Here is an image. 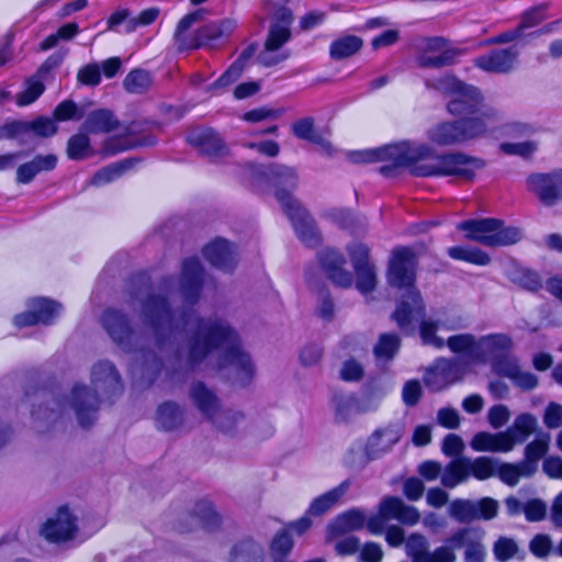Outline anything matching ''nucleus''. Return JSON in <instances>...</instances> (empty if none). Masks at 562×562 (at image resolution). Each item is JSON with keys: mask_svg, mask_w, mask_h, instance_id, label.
I'll use <instances>...</instances> for the list:
<instances>
[{"mask_svg": "<svg viewBox=\"0 0 562 562\" xmlns=\"http://www.w3.org/2000/svg\"><path fill=\"white\" fill-rule=\"evenodd\" d=\"M352 159L356 162L385 161L407 168L417 176H456L461 179H471L485 166L482 159L463 154L438 157L432 147L408 142L356 151Z\"/></svg>", "mask_w": 562, "mask_h": 562, "instance_id": "nucleus-1", "label": "nucleus"}, {"mask_svg": "<svg viewBox=\"0 0 562 562\" xmlns=\"http://www.w3.org/2000/svg\"><path fill=\"white\" fill-rule=\"evenodd\" d=\"M188 357L192 362L216 360L222 368H229L241 382L254 371L249 356L240 348L235 331L222 321H203L188 342Z\"/></svg>", "mask_w": 562, "mask_h": 562, "instance_id": "nucleus-2", "label": "nucleus"}, {"mask_svg": "<svg viewBox=\"0 0 562 562\" xmlns=\"http://www.w3.org/2000/svg\"><path fill=\"white\" fill-rule=\"evenodd\" d=\"M416 259L408 248L393 250L387 271L391 286L398 291L393 319L405 333H413L417 321L425 314V303L415 286Z\"/></svg>", "mask_w": 562, "mask_h": 562, "instance_id": "nucleus-3", "label": "nucleus"}, {"mask_svg": "<svg viewBox=\"0 0 562 562\" xmlns=\"http://www.w3.org/2000/svg\"><path fill=\"white\" fill-rule=\"evenodd\" d=\"M462 327L461 321L449 317H424L419 323V336L424 345L441 349L445 346L454 352L463 353L464 357L454 362L464 364L465 371L473 372V349L476 347V339L470 334L453 335L445 338V334Z\"/></svg>", "mask_w": 562, "mask_h": 562, "instance_id": "nucleus-4", "label": "nucleus"}, {"mask_svg": "<svg viewBox=\"0 0 562 562\" xmlns=\"http://www.w3.org/2000/svg\"><path fill=\"white\" fill-rule=\"evenodd\" d=\"M390 547L405 544L406 555L412 562H456L457 554L451 546H440L429 551L428 539L420 532H413L405 538L404 529L397 525L386 527L383 531Z\"/></svg>", "mask_w": 562, "mask_h": 562, "instance_id": "nucleus-5", "label": "nucleus"}, {"mask_svg": "<svg viewBox=\"0 0 562 562\" xmlns=\"http://www.w3.org/2000/svg\"><path fill=\"white\" fill-rule=\"evenodd\" d=\"M267 178L276 187V196L288 212L290 218L299 235L304 238V232L300 228V222L303 226H308V216L301 204L292 196V191L297 186V175L293 168L280 165L270 166Z\"/></svg>", "mask_w": 562, "mask_h": 562, "instance_id": "nucleus-6", "label": "nucleus"}, {"mask_svg": "<svg viewBox=\"0 0 562 562\" xmlns=\"http://www.w3.org/2000/svg\"><path fill=\"white\" fill-rule=\"evenodd\" d=\"M428 86L441 92L447 101V110L452 115H464L477 112L482 104L481 91L453 76H445L428 82Z\"/></svg>", "mask_w": 562, "mask_h": 562, "instance_id": "nucleus-7", "label": "nucleus"}, {"mask_svg": "<svg viewBox=\"0 0 562 562\" xmlns=\"http://www.w3.org/2000/svg\"><path fill=\"white\" fill-rule=\"evenodd\" d=\"M459 227L464 232L467 238L487 246H507L522 238L520 228L506 226L503 222L494 218L468 221L463 222Z\"/></svg>", "mask_w": 562, "mask_h": 562, "instance_id": "nucleus-8", "label": "nucleus"}, {"mask_svg": "<svg viewBox=\"0 0 562 562\" xmlns=\"http://www.w3.org/2000/svg\"><path fill=\"white\" fill-rule=\"evenodd\" d=\"M63 312L60 303L47 297H32L26 303V311L14 316L16 327L36 324L50 325Z\"/></svg>", "mask_w": 562, "mask_h": 562, "instance_id": "nucleus-9", "label": "nucleus"}, {"mask_svg": "<svg viewBox=\"0 0 562 562\" xmlns=\"http://www.w3.org/2000/svg\"><path fill=\"white\" fill-rule=\"evenodd\" d=\"M78 531V516L68 506L59 507L47 518L41 529L42 536L52 542L72 539Z\"/></svg>", "mask_w": 562, "mask_h": 562, "instance_id": "nucleus-10", "label": "nucleus"}, {"mask_svg": "<svg viewBox=\"0 0 562 562\" xmlns=\"http://www.w3.org/2000/svg\"><path fill=\"white\" fill-rule=\"evenodd\" d=\"M512 347V340L507 335L494 334L483 336L476 340V347L473 349V363L475 367L491 362L494 370V363L505 358H513L506 352Z\"/></svg>", "mask_w": 562, "mask_h": 562, "instance_id": "nucleus-11", "label": "nucleus"}, {"mask_svg": "<svg viewBox=\"0 0 562 562\" xmlns=\"http://www.w3.org/2000/svg\"><path fill=\"white\" fill-rule=\"evenodd\" d=\"M468 373L463 363L441 358L427 369L424 381L432 391H440L463 379Z\"/></svg>", "mask_w": 562, "mask_h": 562, "instance_id": "nucleus-12", "label": "nucleus"}, {"mask_svg": "<svg viewBox=\"0 0 562 562\" xmlns=\"http://www.w3.org/2000/svg\"><path fill=\"white\" fill-rule=\"evenodd\" d=\"M370 515L361 508H351L337 515L327 526L326 540H334L350 532L367 528L369 531Z\"/></svg>", "mask_w": 562, "mask_h": 562, "instance_id": "nucleus-13", "label": "nucleus"}, {"mask_svg": "<svg viewBox=\"0 0 562 562\" xmlns=\"http://www.w3.org/2000/svg\"><path fill=\"white\" fill-rule=\"evenodd\" d=\"M357 273L356 286L362 294L372 292L376 284L375 270L370 263L369 249L360 243H355L348 248Z\"/></svg>", "mask_w": 562, "mask_h": 562, "instance_id": "nucleus-14", "label": "nucleus"}, {"mask_svg": "<svg viewBox=\"0 0 562 562\" xmlns=\"http://www.w3.org/2000/svg\"><path fill=\"white\" fill-rule=\"evenodd\" d=\"M378 402V398L369 394L358 396L352 393H336L333 397V408L337 418L347 420L358 414L374 409Z\"/></svg>", "mask_w": 562, "mask_h": 562, "instance_id": "nucleus-15", "label": "nucleus"}, {"mask_svg": "<svg viewBox=\"0 0 562 562\" xmlns=\"http://www.w3.org/2000/svg\"><path fill=\"white\" fill-rule=\"evenodd\" d=\"M484 531L481 529L462 528L454 532L446 546H451L453 552L456 549L465 547V562H483L485 559V548L482 544Z\"/></svg>", "mask_w": 562, "mask_h": 562, "instance_id": "nucleus-16", "label": "nucleus"}, {"mask_svg": "<svg viewBox=\"0 0 562 562\" xmlns=\"http://www.w3.org/2000/svg\"><path fill=\"white\" fill-rule=\"evenodd\" d=\"M281 21L273 24L270 29L267 42L266 49L261 56V59L265 64L271 65L276 64L285 58L284 55L280 57L271 56L277 49H279L290 37V23H291V14L288 10L283 9L280 12Z\"/></svg>", "mask_w": 562, "mask_h": 562, "instance_id": "nucleus-17", "label": "nucleus"}, {"mask_svg": "<svg viewBox=\"0 0 562 562\" xmlns=\"http://www.w3.org/2000/svg\"><path fill=\"white\" fill-rule=\"evenodd\" d=\"M517 59L518 49L512 47L508 49H496L490 54L482 55L474 60V64L484 71L503 74L514 69Z\"/></svg>", "mask_w": 562, "mask_h": 562, "instance_id": "nucleus-18", "label": "nucleus"}, {"mask_svg": "<svg viewBox=\"0 0 562 562\" xmlns=\"http://www.w3.org/2000/svg\"><path fill=\"white\" fill-rule=\"evenodd\" d=\"M470 447L476 452L508 453L513 451L510 435L504 431H479L471 441Z\"/></svg>", "mask_w": 562, "mask_h": 562, "instance_id": "nucleus-19", "label": "nucleus"}, {"mask_svg": "<svg viewBox=\"0 0 562 562\" xmlns=\"http://www.w3.org/2000/svg\"><path fill=\"white\" fill-rule=\"evenodd\" d=\"M402 507L403 501L400 497H383L376 507V513L370 515L369 532L374 536L382 535L389 520H397Z\"/></svg>", "mask_w": 562, "mask_h": 562, "instance_id": "nucleus-20", "label": "nucleus"}, {"mask_svg": "<svg viewBox=\"0 0 562 562\" xmlns=\"http://www.w3.org/2000/svg\"><path fill=\"white\" fill-rule=\"evenodd\" d=\"M494 372L508 378L516 386L522 390H531L537 386L538 379L535 374L519 368L515 358H505L494 363Z\"/></svg>", "mask_w": 562, "mask_h": 562, "instance_id": "nucleus-21", "label": "nucleus"}, {"mask_svg": "<svg viewBox=\"0 0 562 562\" xmlns=\"http://www.w3.org/2000/svg\"><path fill=\"white\" fill-rule=\"evenodd\" d=\"M97 396L83 386H76L69 400V407L74 411L81 425H88L97 411Z\"/></svg>", "mask_w": 562, "mask_h": 562, "instance_id": "nucleus-22", "label": "nucleus"}, {"mask_svg": "<svg viewBox=\"0 0 562 562\" xmlns=\"http://www.w3.org/2000/svg\"><path fill=\"white\" fill-rule=\"evenodd\" d=\"M526 189L547 206L555 205L553 170L550 172H535L527 177Z\"/></svg>", "mask_w": 562, "mask_h": 562, "instance_id": "nucleus-23", "label": "nucleus"}, {"mask_svg": "<svg viewBox=\"0 0 562 562\" xmlns=\"http://www.w3.org/2000/svg\"><path fill=\"white\" fill-rule=\"evenodd\" d=\"M350 488L349 481H344L334 488L315 497L307 508V514L314 517L325 515L327 512L339 505L348 494Z\"/></svg>", "mask_w": 562, "mask_h": 562, "instance_id": "nucleus-24", "label": "nucleus"}, {"mask_svg": "<svg viewBox=\"0 0 562 562\" xmlns=\"http://www.w3.org/2000/svg\"><path fill=\"white\" fill-rule=\"evenodd\" d=\"M505 507L508 515L517 516L524 513L526 519L531 522L544 519L548 512L546 502L540 498H531L522 504L515 496H509L505 499Z\"/></svg>", "mask_w": 562, "mask_h": 562, "instance_id": "nucleus-25", "label": "nucleus"}, {"mask_svg": "<svg viewBox=\"0 0 562 562\" xmlns=\"http://www.w3.org/2000/svg\"><path fill=\"white\" fill-rule=\"evenodd\" d=\"M403 428L400 425H390L378 429L368 440V451L372 457H379L392 449L401 439Z\"/></svg>", "mask_w": 562, "mask_h": 562, "instance_id": "nucleus-26", "label": "nucleus"}, {"mask_svg": "<svg viewBox=\"0 0 562 562\" xmlns=\"http://www.w3.org/2000/svg\"><path fill=\"white\" fill-rule=\"evenodd\" d=\"M537 471L530 462L509 463L498 460L496 475L501 482L508 486H516L521 477H530Z\"/></svg>", "mask_w": 562, "mask_h": 562, "instance_id": "nucleus-27", "label": "nucleus"}, {"mask_svg": "<svg viewBox=\"0 0 562 562\" xmlns=\"http://www.w3.org/2000/svg\"><path fill=\"white\" fill-rule=\"evenodd\" d=\"M56 165L57 157L53 154L36 156L32 161L19 167L16 171V180L21 183H29L37 173L53 170Z\"/></svg>", "mask_w": 562, "mask_h": 562, "instance_id": "nucleus-28", "label": "nucleus"}, {"mask_svg": "<svg viewBox=\"0 0 562 562\" xmlns=\"http://www.w3.org/2000/svg\"><path fill=\"white\" fill-rule=\"evenodd\" d=\"M538 428V419L530 413L518 414L513 425L505 430L506 434L510 435L513 449L524 442L529 436H531Z\"/></svg>", "mask_w": 562, "mask_h": 562, "instance_id": "nucleus-29", "label": "nucleus"}, {"mask_svg": "<svg viewBox=\"0 0 562 562\" xmlns=\"http://www.w3.org/2000/svg\"><path fill=\"white\" fill-rule=\"evenodd\" d=\"M547 19V14L543 8H533L529 11H526L520 20L518 25L519 32L522 33L524 37H528L531 35H539L544 33L553 32L555 26L559 24L558 22L550 23L539 30L531 31L533 27L538 26L543 20Z\"/></svg>", "mask_w": 562, "mask_h": 562, "instance_id": "nucleus-30", "label": "nucleus"}, {"mask_svg": "<svg viewBox=\"0 0 562 562\" xmlns=\"http://www.w3.org/2000/svg\"><path fill=\"white\" fill-rule=\"evenodd\" d=\"M10 135H20L33 132L37 136H52L56 133L57 126L52 119L40 117L33 122H12L8 124Z\"/></svg>", "mask_w": 562, "mask_h": 562, "instance_id": "nucleus-31", "label": "nucleus"}, {"mask_svg": "<svg viewBox=\"0 0 562 562\" xmlns=\"http://www.w3.org/2000/svg\"><path fill=\"white\" fill-rule=\"evenodd\" d=\"M428 139L440 146L461 143L459 122H442L435 124L427 132Z\"/></svg>", "mask_w": 562, "mask_h": 562, "instance_id": "nucleus-32", "label": "nucleus"}, {"mask_svg": "<svg viewBox=\"0 0 562 562\" xmlns=\"http://www.w3.org/2000/svg\"><path fill=\"white\" fill-rule=\"evenodd\" d=\"M452 58V53L442 38H432L426 43L425 53L420 57L424 66H441Z\"/></svg>", "mask_w": 562, "mask_h": 562, "instance_id": "nucleus-33", "label": "nucleus"}, {"mask_svg": "<svg viewBox=\"0 0 562 562\" xmlns=\"http://www.w3.org/2000/svg\"><path fill=\"white\" fill-rule=\"evenodd\" d=\"M205 258L214 266L228 269L233 262V249L224 239H216L204 249Z\"/></svg>", "mask_w": 562, "mask_h": 562, "instance_id": "nucleus-34", "label": "nucleus"}, {"mask_svg": "<svg viewBox=\"0 0 562 562\" xmlns=\"http://www.w3.org/2000/svg\"><path fill=\"white\" fill-rule=\"evenodd\" d=\"M493 117L492 114L482 113L477 116L459 121L461 140L465 142L485 135Z\"/></svg>", "mask_w": 562, "mask_h": 562, "instance_id": "nucleus-35", "label": "nucleus"}, {"mask_svg": "<svg viewBox=\"0 0 562 562\" xmlns=\"http://www.w3.org/2000/svg\"><path fill=\"white\" fill-rule=\"evenodd\" d=\"M345 260L337 254H329L324 267L329 279L339 286H350L353 282L352 276L344 269Z\"/></svg>", "mask_w": 562, "mask_h": 562, "instance_id": "nucleus-36", "label": "nucleus"}, {"mask_svg": "<svg viewBox=\"0 0 562 562\" xmlns=\"http://www.w3.org/2000/svg\"><path fill=\"white\" fill-rule=\"evenodd\" d=\"M192 142L198 145L202 151L210 156H223L227 149L221 136L213 131H202L192 137Z\"/></svg>", "mask_w": 562, "mask_h": 562, "instance_id": "nucleus-37", "label": "nucleus"}, {"mask_svg": "<svg viewBox=\"0 0 562 562\" xmlns=\"http://www.w3.org/2000/svg\"><path fill=\"white\" fill-rule=\"evenodd\" d=\"M469 475L476 480L485 481L496 475L498 460L491 457L465 458Z\"/></svg>", "mask_w": 562, "mask_h": 562, "instance_id": "nucleus-38", "label": "nucleus"}, {"mask_svg": "<svg viewBox=\"0 0 562 562\" xmlns=\"http://www.w3.org/2000/svg\"><path fill=\"white\" fill-rule=\"evenodd\" d=\"M469 477L465 458L451 461L441 471V483L448 488H453Z\"/></svg>", "mask_w": 562, "mask_h": 562, "instance_id": "nucleus-39", "label": "nucleus"}, {"mask_svg": "<svg viewBox=\"0 0 562 562\" xmlns=\"http://www.w3.org/2000/svg\"><path fill=\"white\" fill-rule=\"evenodd\" d=\"M95 154L90 139L85 133L71 136L67 143V156L72 160H82Z\"/></svg>", "mask_w": 562, "mask_h": 562, "instance_id": "nucleus-40", "label": "nucleus"}, {"mask_svg": "<svg viewBox=\"0 0 562 562\" xmlns=\"http://www.w3.org/2000/svg\"><path fill=\"white\" fill-rule=\"evenodd\" d=\"M362 44V40L355 35L338 37L330 45L331 57L335 59L350 57L361 48Z\"/></svg>", "mask_w": 562, "mask_h": 562, "instance_id": "nucleus-41", "label": "nucleus"}, {"mask_svg": "<svg viewBox=\"0 0 562 562\" xmlns=\"http://www.w3.org/2000/svg\"><path fill=\"white\" fill-rule=\"evenodd\" d=\"M539 148L538 142L527 139L522 142L504 140L499 144V151L507 156H518L521 158H530Z\"/></svg>", "mask_w": 562, "mask_h": 562, "instance_id": "nucleus-42", "label": "nucleus"}, {"mask_svg": "<svg viewBox=\"0 0 562 562\" xmlns=\"http://www.w3.org/2000/svg\"><path fill=\"white\" fill-rule=\"evenodd\" d=\"M115 125L116 121L109 111L99 110L88 116L85 128L90 133H105L112 131Z\"/></svg>", "mask_w": 562, "mask_h": 562, "instance_id": "nucleus-43", "label": "nucleus"}, {"mask_svg": "<svg viewBox=\"0 0 562 562\" xmlns=\"http://www.w3.org/2000/svg\"><path fill=\"white\" fill-rule=\"evenodd\" d=\"M448 254L453 259L477 266H486L491 261V258L486 252L474 247H451L449 248Z\"/></svg>", "mask_w": 562, "mask_h": 562, "instance_id": "nucleus-44", "label": "nucleus"}, {"mask_svg": "<svg viewBox=\"0 0 562 562\" xmlns=\"http://www.w3.org/2000/svg\"><path fill=\"white\" fill-rule=\"evenodd\" d=\"M92 382L95 385L102 384L104 387L116 390L119 387V375L111 363L99 362L92 369Z\"/></svg>", "mask_w": 562, "mask_h": 562, "instance_id": "nucleus-45", "label": "nucleus"}, {"mask_svg": "<svg viewBox=\"0 0 562 562\" xmlns=\"http://www.w3.org/2000/svg\"><path fill=\"white\" fill-rule=\"evenodd\" d=\"M246 418L240 412L228 411L216 419L217 427L225 434L233 436L246 427Z\"/></svg>", "mask_w": 562, "mask_h": 562, "instance_id": "nucleus-46", "label": "nucleus"}, {"mask_svg": "<svg viewBox=\"0 0 562 562\" xmlns=\"http://www.w3.org/2000/svg\"><path fill=\"white\" fill-rule=\"evenodd\" d=\"M449 514L460 522H471L477 519L476 505L469 499H454L449 505Z\"/></svg>", "mask_w": 562, "mask_h": 562, "instance_id": "nucleus-47", "label": "nucleus"}, {"mask_svg": "<svg viewBox=\"0 0 562 562\" xmlns=\"http://www.w3.org/2000/svg\"><path fill=\"white\" fill-rule=\"evenodd\" d=\"M493 553L497 561L507 562L514 558H520L517 542L509 537H499L493 546Z\"/></svg>", "mask_w": 562, "mask_h": 562, "instance_id": "nucleus-48", "label": "nucleus"}, {"mask_svg": "<svg viewBox=\"0 0 562 562\" xmlns=\"http://www.w3.org/2000/svg\"><path fill=\"white\" fill-rule=\"evenodd\" d=\"M550 438L548 435L538 436L525 447V460L537 467L538 461L548 452Z\"/></svg>", "mask_w": 562, "mask_h": 562, "instance_id": "nucleus-49", "label": "nucleus"}, {"mask_svg": "<svg viewBox=\"0 0 562 562\" xmlns=\"http://www.w3.org/2000/svg\"><path fill=\"white\" fill-rule=\"evenodd\" d=\"M192 397L201 412L212 417L213 412L217 407V400L214 394L202 384H196L192 389Z\"/></svg>", "mask_w": 562, "mask_h": 562, "instance_id": "nucleus-50", "label": "nucleus"}, {"mask_svg": "<svg viewBox=\"0 0 562 562\" xmlns=\"http://www.w3.org/2000/svg\"><path fill=\"white\" fill-rule=\"evenodd\" d=\"M181 420L179 408L172 403H165L157 411L156 422L164 429L175 428Z\"/></svg>", "mask_w": 562, "mask_h": 562, "instance_id": "nucleus-51", "label": "nucleus"}, {"mask_svg": "<svg viewBox=\"0 0 562 562\" xmlns=\"http://www.w3.org/2000/svg\"><path fill=\"white\" fill-rule=\"evenodd\" d=\"M182 278L186 290H195L200 285L202 269L196 259H190L184 262Z\"/></svg>", "mask_w": 562, "mask_h": 562, "instance_id": "nucleus-52", "label": "nucleus"}, {"mask_svg": "<svg viewBox=\"0 0 562 562\" xmlns=\"http://www.w3.org/2000/svg\"><path fill=\"white\" fill-rule=\"evenodd\" d=\"M236 27V21L233 19H224L217 23L209 24L203 30V36L206 40H218L231 35Z\"/></svg>", "mask_w": 562, "mask_h": 562, "instance_id": "nucleus-53", "label": "nucleus"}, {"mask_svg": "<svg viewBox=\"0 0 562 562\" xmlns=\"http://www.w3.org/2000/svg\"><path fill=\"white\" fill-rule=\"evenodd\" d=\"M533 133H535V128L532 125L525 123V122H519V121H513V122L506 123L499 130L501 136L512 138V139L529 137Z\"/></svg>", "mask_w": 562, "mask_h": 562, "instance_id": "nucleus-54", "label": "nucleus"}, {"mask_svg": "<svg viewBox=\"0 0 562 562\" xmlns=\"http://www.w3.org/2000/svg\"><path fill=\"white\" fill-rule=\"evenodd\" d=\"M400 340L395 335H382L378 345L374 348L375 357L379 360H389L397 351Z\"/></svg>", "mask_w": 562, "mask_h": 562, "instance_id": "nucleus-55", "label": "nucleus"}, {"mask_svg": "<svg viewBox=\"0 0 562 562\" xmlns=\"http://www.w3.org/2000/svg\"><path fill=\"white\" fill-rule=\"evenodd\" d=\"M293 133L299 138L308 140L311 143L318 144L322 142L321 135L314 127L313 120L310 117L301 119L296 121L292 126Z\"/></svg>", "mask_w": 562, "mask_h": 562, "instance_id": "nucleus-56", "label": "nucleus"}, {"mask_svg": "<svg viewBox=\"0 0 562 562\" xmlns=\"http://www.w3.org/2000/svg\"><path fill=\"white\" fill-rule=\"evenodd\" d=\"M44 91L42 81L37 78H32L26 82L23 91L16 97V103L20 106H25L34 102Z\"/></svg>", "mask_w": 562, "mask_h": 562, "instance_id": "nucleus-57", "label": "nucleus"}, {"mask_svg": "<svg viewBox=\"0 0 562 562\" xmlns=\"http://www.w3.org/2000/svg\"><path fill=\"white\" fill-rule=\"evenodd\" d=\"M229 562H261V554L254 544L241 543L233 549Z\"/></svg>", "mask_w": 562, "mask_h": 562, "instance_id": "nucleus-58", "label": "nucleus"}, {"mask_svg": "<svg viewBox=\"0 0 562 562\" xmlns=\"http://www.w3.org/2000/svg\"><path fill=\"white\" fill-rule=\"evenodd\" d=\"M293 548V540L291 535L289 533V530L282 529L280 530L273 538L271 542V554L278 559L283 558Z\"/></svg>", "mask_w": 562, "mask_h": 562, "instance_id": "nucleus-59", "label": "nucleus"}, {"mask_svg": "<svg viewBox=\"0 0 562 562\" xmlns=\"http://www.w3.org/2000/svg\"><path fill=\"white\" fill-rule=\"evenodd\" d=\"M160 14L158 8H148L143 10L136 18H131L126 21L125 33L135 31L138 26L150 25Z\"/></svg>", "mask_w": 562, "mask_h": 562, "instance_id": "nucleus-60", "label": "nucleus"}, {"mask_svg": "<svg viewBox=\"0 0 562 562\" xmlns=\"http://www.w3.org/2000/svg\"><path fill=\"white\" fill-rule=\"evenodd\" d=\"M510 411L506 405L496 404L487 411V422L493 429L504 427L510 419Z\"/></svg>", "mask_w": 562, "mask_h": 562, "instance_id": "nucleus-61", "label": "nucleus"}, {"mask_svg": "<svg viewBox=\"0 0 562 562\" xmlns=\"http://www.w3.org/2000/svg\"><path fill=\"white\" fill-rule=\"evenodd\" d=\"M249 53H244L226 71L225 74L216 81V85L220 87L228 86L232 82L236 81L244 68L246 66V61L249 58Z\"/></svg>", "mask_w": 562, "mask_h": 562, "instance_id": "nucleus-62", "label": "nucleus"}, {"mask_svg": "<svg viewBox=\"0 0 562 562\" xmlns=\"http://www.w3.org/2000/svg\"><path fill=\"white\" fill-rule=\"evenodd\" d=\"M249 53H244L226 71L225 74L216 81V85L220 87L228 86L232 82L236 81L244 68L246 66V61L249 58Z\"/></svg>", "mask_w": 562, "mask_h": 562, "instance_id": "nucleus-63", "label": "nucleus"}, {"mask_svg": "<svg viewBox=\"0 0 562 562\" xmlns=\"http://www.w3.org/2000/svg\"><path fill=\"white\" fill-rule=\"evenodd\" d=\"M543 424L548 428H559L562 426V405L555 402H550L543 412Z\"/></svg>", "mask_w": 562, "mask_h": 562, "instance_id": "nucleus-64", "label": "nucleus"}]
</instances>
